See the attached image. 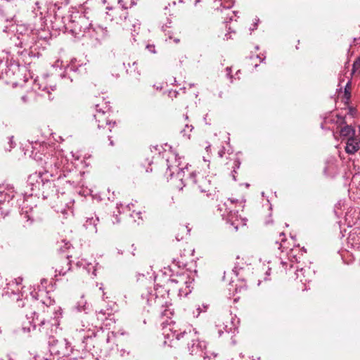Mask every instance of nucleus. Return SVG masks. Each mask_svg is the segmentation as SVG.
I'll use <instances>...</instances> for the list:
<instances>
[{
  "instance_id": "obj_43",
  "label": "nucleus",
  "mask_w": 360,
  "mask_h": 360,
  "mask_svg": "<svg viewBox=\"0 0 360 360\" xmlns=\"http://www.w3.org/2000/svg\"><path fill=\"white\" fill-rule=\"evenodd\" d=\"M53 302H54L53 300H51V299H49L47 302H43V303H44V304H45L46 306H48V305H51V304H52V303H53Z\"/></svg>"
},
{
  "instance_id": "obj_64",
  "label": "nucleus",
  "mask_w": 360,
  "mask_h": 360,
  "mask_svg": "<svg viewBox=\"0 0 360 360\" xmlns=\"http://www.w3.org/2000/svg\"><path fill=\"white\" fill-rule=\"evenodd\" d=\"M61 77L62 78L65 77V75H61Z\"/></svg>"
},
{
  "instance_id": "obj_26",
  "label": "nucleus",
  "mask_w": 360,
  "mask_h": 360,
  "mask_svg": "<svg viewBox=\"0 0 360 360\" xmlns=\"http://www.w3.org/2000/svg\"><path fill=\"white\" fill-rule=\"evenodd\" d=\"M13 75V71L8 68L6 63L0 61V79H4V77L11 78Z\"/></svg>"
},
{
  "instance_id": "obj_33",
  "label": "nucleus",
  "mask_w": 360,
  "mask_h": 360,
  "mask_svg": "<svg viewBox=\"0 0 360 360\" xmlns=\"http://www.w3.org/2000/svg\"><path fill=\"white\" fill-rule=\"evenodd\" d=\"M107 311H108L105 307L102 308L98 311H97L98 319H100L101 321L107 319L109 317V316H108Z\"/></svg>"
},
{
  "instance_id": "obj_48",
  "label": "nucleus",
  "mask_w": 360,
  "mask_h": 360,
  "mask_svg": "<svg viewBox=\"0 0 360 360\" xmlns=\"http://www.w3.org/2000/svg\"><path fill=\"white\" fill-rule=\"evenodd\" d=\"M108 139L110 141V146H113L114 145V143L113 141L111 140V136H108Z\"/></svg>"
},
{
  "instance_id": "obj_15",
  "label": "nucleus",
  "mask_w": 360,
  "mask_h": 360,
  "mask_svg": "<svg viewBox=\"0 0 360 360\" xmlns=\"http://www.w3.org/2000/svg\"><path fill=\"white\" fill-rule=\"evenodd\" d=\"M29 30L27 27H26L24 25H18L16 26V32L22 36V38H20V37H18V39L19 40V43L17 44L18 46H20V48H23V51L20 52L21 54H30V51L27 50V48H31V46L27 44L26 42H25V37L27 33H24L23 32H28ZM18 53L20 51L18 52Z\"/></svg>"
},
{
  "instance_id": "obj_51",
  "label": "nucleus",
  "mask_w": 360,
  "mask_h": 360,
  "mask_svg": "<svg viewBox=\"0 0 360 360\" xmlns=\"http://www.w3.org/2000/svg\"><path fill=\"white\" fill-rule=\"evenodd\" d=\"M236 172H231V174H232V176H233V180H235V181L236 180V175H235V174H236Z\"/></svg>"
},
{
  "instance_id": "obj_22",
  "label": "nucleus",
  "mask_w": 360,
  "mask_h": 360,
  "mask_svg": "<svg viewBox=\"0 0 360 360\" xmlns=\"http://www.w3.org/2000/svg\"><path fill=\"white\" fill-rule=\"evenodd\" d=\"M359 149V143L354 138L348 139V140L346 143V146H345L346 152L349 154H354Z\"/></svg>"
},
{
  "instance_id": "obj_18",
  "label": "nucleus",
  "mask_w": 360,
  "mask_h": 360,
  "mask_svg": "<svg viewBox=\"0 0 360 360\" xmlns=\"http://www.w3.org/2000/svg\"><path fill=\"white\" fill-rule=\"evenodd\" d=\"M232 7V3H229L228 6H222L221 4L220 8H217V11H219L221 13L224 14L222 17L224 20L225 22H229L233 20V18L236 16V12L231 10Z\"/></svg>"
},
{
  "instance_id": "obj_36",
  "label": "nucleus",
  "mask_w": 360,
  "mask_h": 360,
  "mask_svg": "<svg viewBox=\"0 0 360 360\" xmlns=\"http://www.w3.org/2000/svg\"><path fill=\"white\" fill-rule=\"evenodd\" d=\"M352 72L360 74V57H359L353 63Z\"/></svg>"
},
{
  "instance_id": "obj_5",
  "label": "nucleus",
  "mask_w": 360,
  "mask_h": 360,
  "mask_svg": "<svg viewBox=\"0 0 360 360\" xmlns=\"http://www.w3.org/2000/svg\"><path fill=\"white\" fill-rule=\"evenodd\" d=\"M63 20L65 32L77 38L84 37L92 27V23L86 14L78 11L72 13Z\"/></svg>"
},
{
  "instance_id": "obj_60",
  "label": "nucleus",
  "mask_w": 360,
  "mask_h": 360,
  "mask_svg": "<svg viewBox=\"0 0 360 360\" xmlns=\"http://www.w3.org/2000/svg\"><path fill=\"white\" fill-rule=\"evenodd\" d=\"M230 201H231V203H233V202H235L236 200H230Z\"/></svg>"
},
{
  "instance_id": "obj_50",
  "label": "nucleus",
  "mask_w": 360,
  "mask_h": 360,
  "mask_svg": "<svg viewBox=\"0 0 360 360\" xmlns=\"http://www.w3.org/2000/svg\"><path fill=\"white\" fill-rule=\"evenodd\" d=\"M105 293L103 292V302H105V299L108 298V297H105Z\"/></svg>"
},
{
  "instance_id": "obj_47",
  "label": "nucleus",
  "mask_w": 360,
  "mask_h": 360,
  "mask_svg": "<svg viewBox=\"0 0 360 360\" xmlns=\"http://www.w3.org/2000/svg\"><path fill=\"white\" fill-rule=\"evenodd\" d=\"M197 311H198V314H196V316H198L200 315V312L202 311V310H201L200 307H198L197 308Z\"/></svg>"
},
{
  "instance_id": "obj_44",
  "label": "nucleus",
  "mask_w": 360,
  "mask_h": 360,
  "mask_svg": "<svg viewBox=\"0 0 360 360\" xmlns=\"http://www.w3.org/2000/svg\"><path fill=\"white\" fill-rule=\"evenodd\" d=\"M118 4L122 6V8L127 9V7L122 4V0H117Z\"/></svg>"
},
{
  "instance_id": "obj_39",
  "label": "nucleus",
  "mask_w": 360,
  "mask_h": 360,
  "mask_svg": "<svg viewBox=\"0 0 360 360\" xmlns=\"http://www.w3.org/2000/svg\"><path fill=\"white\" fill-rule=\"evenodd\" d=\"M225 154V148L223 146L218 152V155L220 158H222Z\"/></svg>"
},
{
  "instance_id": "obj_25",
  "label": "nucleus",
  "mask_w": 360,
  "mask_h": 360,
  "mask_svg": "<svg viewBox=\"0 0 360 360\" xmlns=\"http://www.w3.org/2000/svg\"><path fill=\"white\" fill-rule=\"evenodd\" d=\"M309 271V269H305L304 268H300V269H298L297 268L295 272V279L296 280H299L300 282H301L303 284H306L307 282H309L310 280L307 278L306 275H305V273L306 271Z\"/></svg>"
},
{
  "instance_id": "obj_8",
  "label": "nucleus",
  "mask_w": 360,
  "mask_h": 360,
  "mask_svg": "<svg viewBox=\"0 0 360 360\" xmlns=\"http://www.w3.org/2000/svg\"><path fill=\"white\" fill-rule=\"evenodd\" d=\"M240 321L236 316L229 314V321L222 324H217L216 326L217 330V335L219 338L224 337L226 339H231L233 345L236 344V340L233 337L238 333V328Z\"/></svg>"
},
{
  "instance_id": "obj_23",
  "label": "nucleus",
  "mask_w": 360,
  "mask_h": 360,
  "mask_svg": "<svg viewBox=\"0 0 360 360\" xmlns=\"http://www.w3.org/2000/svg\"><path fill=\"white\" fill-rule=\"evenodd\" d=\"M13 207V202H0V219H4L8 216Z\"/></svg>"
},
{
  "instance_id": "obj_16",
  "label": "nucleus",
  "mask_w": 360,
  "mask_h": 360,
  "mask_svg": "<svg viewBox=\"0 0 360 360\" xmlns=\"http://www.w3.org/2000/svg\"><path fill=\"white\" fill-rule=\"evenodd\" d=\"M15 197L14 188L10 185H0V202H13Z\"/></svg>"
},
{
  "instance_id": "obj_9",
  "label": "nucleus",
  "mask_w": 360,
  "mask_h": 360,
  "mask_svg": "<svg viewBox=\"0 0 360 360\" xmlns=\"http://www.w3.org/2000/svg\"><path fill=\"white\" fill-rule=\"evenodd\" d=\"M181 158L178 155L172 153L170 157L167 159V174L169 173L171 177H173L174 174H176V178L181 182L183 186L184 177L185 175V170H188V164H184L181 162Z\"/></svg>"
},
{
  "instance_id": "obj_57",
  "label": "nucleus",
  "mask_w": 360,
  "mask_h": 360,
  "mask_svg": "<svg viewBox=\"0 0 360 360\" xmlns=\"http://www.w3.org/2000/svg\"><path fill=\"white\" fill-rule=\"evenodd\" d=\"M46 281V279H42V280L41 281V284H44V283H45Z\"/></svg>"
},
{
  "instance_id": "obj_2",
  "label": "nucleus",
  "mask_w": 360,
  "mask_h": 360,
  "mask_svg": "<svg viewBox=\"0 0 360 360\" xmlns=\"http://www.w3.org/2000/svg\"><path fill=\"white\" fill-rule=\"evenodd\" d=\"M169 332H164L165 345L172 347L174 340H182L186 343L191 354H199L205 360H210L212 356H217V354L207 350V344L205 341H200L198 332L191 325H185L179 327L176 323L169 325Z\"/></svg>"
},
{
  "instance_id": "obj_3",
  "label": "nucleus",
  "mask_w": 360,
  "mask_h": 360,
  "mask_svg": "<svg viewBox=\"0 0 360 360\" xmlns=\"http://www.w3.org/2000/svg\"><path fill=\"white\" fill-rule=\"evenodd\" d=\"M170 290L166 283L164 285L157 283L153 289L149 288L143 292L141 297L146 300L148 305L158 315L162 317H169V314H171L168 309L170 304L169 300Z\"/></svg>"
},
{
  "instance_id": "obj_32",
  "label": "nucleus",
  "mask_w": 360,
  "mask_h": 360,
  "mask_svg": "<svg viewBox=\"0 0 360 360\" xmlns=\"http://www.w3.org/2000/svg\"><path fill=\"white\" fill-rule=\"evenodd\" d=\"M39 89L47 92L48 94H50V91H54L56 89V85L51 84L49 85L40 84Z\"/></svg>"
},
{
  "instance_id": "obj_52",
  "label": "nucleus",
  "mask_w": 360,
  "mask_h": 360,
  "mask_svg": "<svg viewBox=\"0 0 360 360\" xmlns=\"http://www.w3.org/2000/svg\"><path fill=\"white\" fill-rule=\"evenodd\" d=\"M19 302H20L19 306H20V307H24L25 306L24 302H22V300H20Z\"/></svg>"
},
{
  "instance_id": "obj_24",
  "label": "nucleus",
  "mask_w": 360,
  "mask_h": 360,
  "mask_svg": "<svg viewBox=\"0 0 360 360\" xmlns=\"http://www.w3.org/2000/svg\"><path fill=\"white\" fill-rule=\"evenodd\" d=\"M99 221L98 217L94 218H87L85 223L84 224V226L86 229L89 230L91 233H96L97 232V223Z\"/></svg>"
},
{
  "instance_id": "obj_27",
  "label": "nucleus",
  "mask_w": 360,
  "mask_h": 360,
  "mask_svg": "<svg viewBox=\"0 0 360 360\" xmlns=\"http://www.w3.org/2000/svg\"><path fill=\"white\" fill-rule=\"evenodd\" d=\"M355 131L351 124H347L342 127L339 131V135L341 136L348 137L352 139L354 135Z\"/></svg>"
},
{
  "instance_id": "obj_7",
  "label": "nucleus",
  "mask_w": 360,
  "mask_h": 360,
  "mask_svg": "<svg viewBox=\"0 0 360 360\" xmlns=\"http://www.w3.org/2000/svg\"><path fill=\"white\" fill-rule=\"evenodd\" d=\"M188 180L193 184H195L201 193H205L208 198H214L216 191L210 177L195 172L189 174Z\"/></svg>"
},
{
  "instance_id": "obj_21",
  "label": "nucleus",
  "mask_w": 360,
  "mask_h": 360,
  "mask_svg": "<svg viewBox=\"0 0 360 360\" xmlns=\"http://www.w3.org/2000/svg\"><path fill=\"white\" fill-rule=\"evenodd\" d=\"M226 221L233 227V229L236 231H238V226L240 224V219L238 217V212H233L232 211H230L227 216Z\"/></svg>"
},
{
  "instance_id": "obj_42",
  "label": "nucleus",
  "mask_w": 360,
  "mask_h": 360,
  "mask_svg": "<svg viewBox=\"0 0 360 360\" xmlns=\"http://www.w3.org/2000/svg\"><path fill=\"white\" fill-rule=\"evenodd\" d=\"M35 360H49L47 358L41 357L39 355H36L34 356Z\"/></svg>"
},
{
  "instance_id": "obj_35",
  "label": "nucleus",
  "mask_w": 360,
  "mask_h": 360,
  "mask_svg": "<svg viewBox=\"0 0 360 360\" xmlns=\"http://www.w3.org/2000/svg\"><path fill=\"white\" fill-rule=\"evenodd\" d=\"M78 266H83L84 268L87 269L88 272H89L91 269H93V273L96 271L94 269V266H92L91 264H87L85 261H79L77 263Z\"/></svg>"
},
{
  "instance_id": "obj_12",
  "label": "nucleus",
  "mask_w": 360,
  "mask_h": 360,
  "mask_svg": "<svg viewBox=\"0 0 360 360\" xmlns=\"http://www.w3.org/2000/svg\"><path fill=\"white\" fill-rule=\"evenodd\" d=\"M65 249L62 247L60 248L59 251L60 256L58 259L57 264L55 267V271L58 273L59 275H65L71 269V261L69 252H66L71 248V245L67 242L64 245Z\"/></svg>"
},
{
  "instance_id": "obj_19",
  "label": "nucleus",
  "mask_w": 360,
  "mask_h": 360,
  "mask_svg": "<svg viewBox=\"0 0 360 360\" xmlns=\"http://www.w3.org/2000/svg\"><path fill=\"white\" fill-rule=\"evenodd\" d=\"M84 326L81 328H77V331L78 332V338L82 342H84L87 339L92 338L96 337V331L94 329L84 328Z\"/></svg>"
},
{
  "instance_id": "obj_38",
  "label": "nucleus",
  "mask_w": 360,
  "mask_h": 360,
  "mask_svg": "<svg viewBox=\"0 0 360 360\" xmlns=\"http://www.w3.org/2000/svg\"><path fill=\"white\" fill-rule=\"evenodd\" d=\"M259 22V19L258 18H255V22H254V24L252 25V27H250V30L251 31H254L255 30H257V25H258V22Z\"/></svg>"
},
{
  "instance_id": "obj_49",
  "label": "nucleus",
  "mask_w": 360,
  "mask_h": 360,
  "mask_svg": "<svg viewBox=\"0 0 360 360\" xmlns=\"http://www.w3.org/2000/svg\"><path fill=\"white\" fill-rule=\"evenodd\" d=\"M182 229H186L187 234H188V233H189V232H190V229H188L187 226H185V227H184V226H182Z\"/></svg>"
},
{
  "instance_id": "obj_29",
  "label": "nucleus",
  "mask_w": 360,
  "mask_h": 360,
  "mask_svg": "<svg viewBox=\"0 0 360 360\" xmlns=\"http://www.w3.org/2000/svg\"><path fill=\"white\" fill-rule=\"evenodd\" d=\"M193 127L192 125L186 124L184 128L181 131V134L183 136L189 139L191 137V132L193 131Z\"/></svg>"
},
{
  "instance_id": "obj_56",
  "label": "nucleus",
  "mask_w": 360,
  "mask_h": 360,
  "mask_svg": "<svg viewBox=\"0 0 360 360\" xmlns=\"http://www.w3.org/2000/svg\"><path fill=\"white\" fill-rule=\"evenodd\" d=\"M179 41H180V39H174V41L176 44L179 43Z\"/></svg>"
},
{
  "instance_id": "obj_63",
  "label": "nucleus",
  "mask_w": 360,
  "mask_h": 360,
  "mask_svg": "<svg viewBox=\"0 0 360 360\" xmlns=\"http://www.w3.org/2000/svg\"><path fill=\"white\" fill-rule=\"evenodd\" d=\"M285 240V239L284 238L281 239L282 242H284Z\"/></svg>"
},
{
  "instance_id": "obj_34",
  "label": "nucleus",
  "mask_w": 360,
  "mask_h": 360,
  "mask_svg": "<svg viewBox=\"0 0 360 360\" xmlns=\"http://www.w3.org/2000/svg\"><path fill=\"white\" fill-rule=\"evenodd\" d=\"M326 167L324 169V174L327 176H331L333 178L335 177V174H332L330 172V169H332V165H333V162H332L331 160H328L326 162Z\"/></svg>"
},
{
  "instance_id": "obj_28",
  "label": "nucleus",
  "mask_w": 360,
  "mask_h": 360,
  "mask_svg": "<svg viewBox=\"0 0 360 360\" xmlns=\"http://www.w3.org/2000/svg\"><path fill=\"white\" fill-rule=\"evenodd\" d=\"M75 307L77 311H86L87 308L86 301L84 299L83 297H82L80 300L77 302Z\"/></svg>"
},
{
  "instance_id": "obj_11",
  "label": "nucleus",
  "mask_w": 360,
  "mask_h": 360,
  "mask_svg": "<svg viewBox=\"0 0 360 360\" xmlns=\"http://www.w3.org/2000/svg\"><path fill=\"white\" fill-rule=\"evenodd\" d=\"M96 114L94 115V119L98 122V128L105 129L107 127V131H111V127L115 125V122H111L108 120V114L110 112V106L107 103H104L103 106L101 104H96Z\"/></svg>"
},
{
  "instance_id": "obj_58",
  "label": "nucleus",
  "mask_w": 360,
  "mask_h": 360,
  "mask_svg": "<svg viewBox=\"0 0 360 360\" xmlns=\"http://www.w3.org/2000/svg\"><path fill=\"white\" fill-rule=\"evenodd\" d=\"M132 65H133V66L136 65V62H135V61H134V62H133V63H132Z\"/></svg>"
},
{
  "instance_id": "obj_4",
  "label": "nucleus",
  "mask_w": 360,
  "mask_h": 360,
  "mask_svg": "<svg viewBox=\"0 0 360 360\" xmlns=\"http://www.w3.org/2000/svg\"><path fill=\"white\" fill-rule=\"evenodd\" d=\"M60 316L61 312H56L53 317L46 320L39 319L35 311H31L30 314H25L26 320L22 323V330L30 332L32 330H35L38 326L39 331L50 340L51 338L55 337L59 329V318Z\"/></svg>"
},
{
  "instance_id": "obj_30",
  "label": "nucleus",
  "mask_w": 360,
  "mask_h": 360,
  "mask_svg": "<svg viewBox=\"0 0 360 360\" xmlns=\"http://www.w3.org/2000/svg\"><path fill=\"white\" fill-rule=\"evenodd\" d=\"M130 216L134 219L135 222H137L138 224H140L143 221L142 212L141 211H133Z\"/></svg>"
},
{
  "instance_id": "obj_13",
  "label": "nucleus",
  "mask_w": 360,
  "mask_h": 360,
  "mask_svg": "<svg viewBox=\"0 0 360 360\" xmlns=\"http://www.w3.org/2000/svg\"><path fill=\"white\" fill-rule=\"evenodd\" d=\"M193 281L188 277V274H181L173 276L167 279L166 285L170 290H179V292H184V286L189 288Z\"/></svg>"
},
{
  "instance_id": "obj_55",
  "label": "nucleus",
  "mask_w": 360,
  "mask_h": 360,
  "mask_svg": "<svg viewBox=\"0 0 360 360\" xmlns=\"http://www.w3.org/2000/svg\"><path fill=\"white\" fill-rule=\"evenodd\" d=\"M9 143H10V145H11V146H10V148H12L13 147V141H12V140H10V142H9Z\"/></svg>"
},
{
  "instance_id": "obj_17",
  "label": "nucleus",
  "mask_w": 360,
  "mask_h": 360,
  "mask_svg": "<svg viewBox=\"0 0 360 360\" xmlns=\"http://www.w3.org/2000/svg\"><path fill=\"white\" fill-rule=\"evenodd\" d=\"M2 15L6 17V21H10L15 16L16 6L10 3V0H2L1 4Z\"/></svg>"
},
{
  "instance_id": "obj_61",
  "label": "nucleus",
  "mask_w": 360,
  "mask_h": 360,
  "mask_svg": "<svg viewBox=\"0 0 360 360\" xmlns=\"http://www.w3.org/2000/svg\"><path fill=\"white\" fill-rule=\"evenodd\" d=\"M68 70H72V68H68L65 71L68 72Z\"/></svg>"
},
{
  "instance_id": "obj_62",
  "label": "nucleus",
  "mask_w": 360,
  "mask_h": 360,
  "mask_svg": "<svg viewBox=\"0 0 360 360\" xmlns=\"http://www.w3.org/2000/svg\"><path fill=\"white\" fill-rule=\"evenodd\" d=\"M3 30L4 32H7V27H5Z\"/></svg>"
},
{
  "instance_id": "obj_20",
  "label": "nucleus",
  "mask_w": 360,
  "mask_h": 360,
  "mask_svg": "<svg viewBox=\"0 0 360 360\" xmlns=\"http://www.w3.org/2000/svg\"><path fill=\"white\" fill-rule=\"evenodd\" d=\"M91 30H92L93 32H95V37L98 41H101L108 36V31L107 28L103 27L99 25H96L95 26L92 25V27H91Z\"/></svg>"
},
{
  "instance_id": "obj_6",
  "label": "nucleus",
  "mask_w": 360,
  "mask_h": 360,
  "mask_svg": "<svg viewBox=\"0 0 360 360\" xmlns=\"http://www.w3.org/2000/svg\"><path fill=\"white\" fill-rule=\"evenodd\" d=\"M352 96V81L349 79L346 83L344 91L342 95V102L345 105V108L341 109V112H339V125H342L346 123V116H349L351 118H354L357 110L355 107L350 105V98Z\"/></svg>"
},
{
  "instance_id": "obj_10",
  "label": "nucleus",
  "mask_w": 360,
  "mask_h": 360,
  "mask_svg": "<svg viewBox=\"0 0 360 360\" xmlns=\"http://www.w3.org/2000/svg\"><path fill=\"white\" fill-rule=\"evenodd\" d=\"M49 351L52 354L69 356L72 352L71 343L65 338L58 339L55 337L48 340Z\"/></svg>"
},
{
  "instance_id": "obj_53",
  "label": "nucleus",
  "mask_w": 360,
  "mask_h": 360,
  "mask_svg": "<svg viewBox=\"0 0 360 360\" xmlns=\"http://www.w3.org/2000/svg\"><path fill=\"white\" fill-rule=\"evenodd\" d=\"M211 147V145L210 144H208L207 146H205V149L207 151H208L209 148Z\"/></svg>"
},
{
  "instance_id": "obj_37",
  "label": "nucleus",
  "mask_w": 360,
  "mask_h": 360,
  "mask_svg": "<svg viewBox=\"0 0 360 360\" xmlns=\"http://www.w3.org/2000/svg\"><path fill=\"white\" fill-rule=\"evenodd\" d=\"M234 166H233V172H236V169H238L239 167H240V162L239 160V159H236L234 160Z\"/></svg>"
},
{
  "instance_id": "obj_40",
  "label": "nucleus",
  "mask_w": 360,
  "mask_h": 360,
  "mask_svg": "<svg viewBox=\"0 0 360 360\" xmlns=\"http://www.w3.org/2000/svg\"><path fill=\"white\" fill-rule=\"evenodd\" d=\"M147 49L152 53H155V46L153 45H148Z\"/></svg>"
},
{
  "instance_id": "obj_46",
  "label": "nucleus",
  "mask_w": 360,
  "mask_h": 360,
  "mask_svg": "<svg viewBox=\"0 0 360 360\" xmlns=\"http://www.w3.org/2000/svg\"><path fill=\"white\" fill-rule=\"evenodd\" d=\"M21 99L22 100V101H23L24 103H26V102L27 101V96H22V98H21Z\"/></svg>"
},
{
  "instance_id": "obj_59",
  "label": "nucleus",
  "mask_w": 360,
  "mask_h": 360,
  "mask_svg": "<svg viewBox=\"0 0 360 360\" xmlns=\"http://www.w3.org/2000/svg\"><path fill=\"white\" fill-rule=\"evenodd\" d=\"M280 235H281V236H283V237L285 236V234H284V233H283V232L281 233V234H280Z\"/></svg>"
},
{
  "instance_id": "obj_54",
  "label": "nucleus",
  "mask_w": 360,
  "mask_h": 360,
  "mask_svg": "<svg viewBox=\"0 0 360 360\" xmlns=\"http://www.w3.org/2000/svg\"><path fill=\"white\" fill-rule=\"evenodd\" d=\"M281 263L283 267L287 265V262H285L282 261Z\"/></svg>"
},
{
  "instance_id": "obj_1",
  "label": "nucleus",
  "mask_w": 360,
  "mask_h": 360,
  "mask_svg": "<svg viewBox=\"0 0 360 360\" xmlns=\"http://www.w3.org/2000/svg\"><path fill=\"white\" fill-rule=\"evenodd\" d=\"M36 160L51 176H56V186L75 188L84 186V173L72 169L73 165L60 150L44 142H32L25 152Z\"/></svg>"
},
{
  "instance_id": "obj_31",
  "label": "nucleus",
  "mask_w": 360,
  "mask_h": 360,
  "mask_svg": "<svg viewBox=\"0 0 360 360\" xmlns=\"http://www.w3.org/2000/svg\"><path fill=\"white\" fill-rule=\"evenodd\" d=\"M115 305L116 304L113 301L107 302L105 308L107 309V311H107L108 316H110L112 314L115 308Z\"/></svg>"
},
{
  "instance_id": "obj_41",
  "label": "nucleus",
  "mask_w": 360,
  "mask_h": 360,
  "mask_svg": "<svg viewBox=\"0 0 360 360\" xmlns=\"http://www.w3.org/2000/svg\"><path fill=\"white\" fill-rule=\"evenodd\" d=\"M120 356H123L125 354H129V352H127L125 349H122L120 350Z\"/></svg>"
},
{
  "instance_id": "obj_45",
  "label": "nucleus",
  "mask_w": 360,
  "mask_h": 360,
  "mask_svg": "<svg viewBox=\"0 0 360 360\" xmlns=\"http://www.w3.org/2000/svg\"><path fill=\"white\" fill-rule=\"evenodd\" d=\"M226 72H227V76H229H229L231 75V68L227 67V68H226Z\"/></svg>"
},
{
  "instance_id": "obj_14",
  "label": "nucleus",
  "mask_w": 360,
  "mask_h": 360,
  "mask_svg": "<svg viewBox=\"0 0 360 360\" xmlns=\"http://www.w3.org/2000/svg\"><path fill=\"white\" fill-rule=\"evenodd\" d=\"M322 129H327L332 131V135L335 139H337L336 132L338 130V112L333 111L324 117L323 122L321 124Z\"/></svg>"
}]
</instances>
